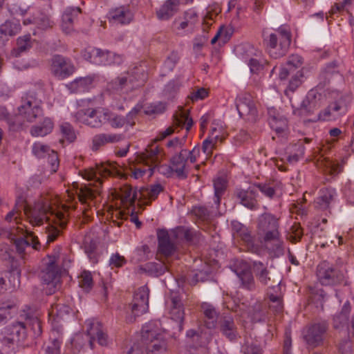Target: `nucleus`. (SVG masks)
I'll use <instances>...</instances> for the list:
<instances>
[{"mask_svg": "<svg viewBox=\"0 0 354 354\" xmlns=\"http://www.w3.org/2000/svg\"><path fill=\"white\" fill-rule=\"evenodd\" d=\"M32 44L30 35L20 37L17 41V47L11 51V55L15 57H19L22 53L29 50Z\"/></svg>", "mask_w": 354, "mask_h": 354, "instance_id": "obj_45", "label": "nucleus"}, {"mask_svg": "<svg viewBox=\"0 0 354 354\" xmlns=\"http://www.w3.org/2000/svg\"><path fill=\"white\" fill-rule=\"evenodd\" d=\"M317 277L323 286H335L342 283L344 279L342 272L327 261H322L317 266Z\"/></svg>", "mask_w": 354, "mask_h": 354, "instance_id": "obj_9", "label": "nucleus"}, {"mask_svg": "<svg viewBox=\"0 0 354 354\" xmlns=\"http://www.w3.org/2000/svg\"><path fill=\"white\" fill-rule=\"evenodd\" d=\"M79 286L85 291L88 292L93 287V277L88 271H83L79 277Z\"/></svg>", "mask_w": 354, "mask_h": 354, "instance_id": "obj_53", "label": "nucleus"}, {"mask_svg": "<svg viewBox=\"0 0 354 354\" xmlns=\"http://www.w3.org/2000/svg\"><path fill=\"white\" fill-rule=\"evenodd\" d=\"M292 34L287 25H281L278 28L265 30L263 32V41L270 56L279 59L288 51L291 44Z\"/></svg>", "mask_w": 354, "mask_h": 354, "instance_id": "obj_3", "label": "nucleus"}, {"mask_svg": "<svg viewBox=\"0 0 354 354\" xmlns=\"http://www.w3.org/2000/svg\"><path fill=\"white\" fill-rule=\"evenodd\" d=\"M201 311L205 326L209 329L216 328L220 316L216 308L211 304L203 303L201 305Z\"/></svg>", "mask_w": 354, "mask_h": 354, "instance_id": "obj_33", "label": "nucleus"}, {"mask_svg": "<svg viewBox=\"0 0 354 354\" xmlns=\"http://www.w3.org/2000/svg\"><path fill=\"white\" fill-rule=\"evenodd\" d=\"M321 94L316 91H310L302 101L300 107L295 109L293 105V114L299 116H307L314 113L321 106Z\"/></svg>", "mask_w": 354, "mask_h": 354, "instance_id": "obj_12", "label": "nucleus"}, {"mask_svg": "<svg viewBox=\"0 0 354 354\" xmlns=\"http://www.w3.org/2000/svg\"><path fill=\"white\" fill-rule=\"evenodd\" d=\"M342 71V64L341 62L333 60L328 62L320 71L319 75L320 84H322L324 86L328 84L332 77L339 75Z\"/></svg>", "mask_w": 354, "mask_h": 354, "instance_id": "obj_27", "label": "nucleus"}, {"mask_svg": "<svg viewBox=\"0 0 354 354\" xmlns=\"http://www.w3.org/2000/svg\"><path fill=\"white\" fill-rule=\"evenodd\" d=\"M303 64V59L299 55H292L289 56L286 65L293 72L301 68Z\"/></svg>", "mask_w": 354, "mask_h": 354, "instance_id": "obj_61", "label": "nucleus"}, {"mask_svg": "<svg viewBox=\"0 0 354 354\" xmlns=\"http://www.w3.org/2000/svg\"><path fill=\"white\" fill-rule=\"evenodd\" d=\"M80 12V8H68L65 10L62 15V28L66 34L71 33L74 30V19Z\"/></svg>", "mask_w": 354, "mask_h": 354, "instance_id": "obj_37", "label": "nucleus"}, {"mask_svg": "<svg viewBox=\"0 0 354 354\" xmlns=\"http://www.w3.org/2000/svg\"><path fill=\"white\" fill-rule=\"evenodd\" d=\"M22 209L29 223L33 226L42 225L44 220L52 221L54 225L49 224L47 227V241L48 243L54 241L59 236L60 230L57 226L64 228L66 225L67 219L64 213L57 211L47 199L39 203L32 209L21 204L20 207L15 208L6 215V220L8 221H16L19 212Z\"/></svg>", "mask_w": 354, "mask_h": 354, "instance_id": "obj_1", "label": "nucleus"}, {"mask_svg": "<svg viewBox=\"0 0 354 354\" xmlns=\"http://www.w3.org/2000/svg\"><path fill=\"white\" fill-rule=\"evenodd\" d=\"M133 17L131 10L126 6H120L109 10L107 18L113 24L126 25L130 24Z\"/></svg>", "mask_w": 354, "mask_h": 354, "instance_id": "obj_26", "label": "nucleus"}, {"mask_svg": "<svg viewBox=\"0 0 354 354\" xmlns=\"http://www.w3.org/2000/svg\"><path fill=\"white\" fill-rule=\"evenodd\" d=\"M93 78L91 76L80 77L69 83L66 86L71 93L84 92L93 84Z\"/></svg>", "mask_w": 354, "mask_h": 354, "instance_id": "obj_38", "label": "nucleus"}, {"mask_svg": "<svg viewBox=\"0 0 354 354\" xmlns=\"http://www.w3.org/2000/svg\"><path fill=\"white\" fill-rule=\"evenodd\" d=\"M60 131L63 136L69 142H73L76 138V136L73 127L67 122L60 125Z\"/></svg>", "mask_w": 354, "mask_h": 354, "instance_id": "obj_60", "label": "nucleus"}, {"mask_svg": "<svg viewBox=\"0 0 354 354\" xmlns=\"http://www.w3.org/2000/svg\"><path fill=\"white\" fill-rule=\"evenodd\" d=\"M241 283V287L250 291L256 290V283L251 271V266L243 259L234 261L232 268Z\"/></svg>", "mask_w": 354, "mask_h": 354, "instance_id": "obj_11", "label": "nucleus"}, {"mask_svg": "<svg viewBox=\"0 0 354 354\" xmlns=\"http://www.w3.org/2000/svg\"><path fill=\"white\" fill-rule=\"evenodd\" d=\"M232 234L234 239L240 240L250 251L257 250L255 239L252 235L249 229L239 221H234L231 223Z\"/></svg>", "mask_w": 354, "mask_h": 354, "instance_id": "obj_16", "label": "nucleus"}, {"mask_svg": "<svg viewBox=\"0 0 354 354\" xmlns=\"http://www.w3.org/2000/svg\"><path fill=\"white\" fill-rule=\"evenodd\" d=\"M87 335L89 337V344L91 348L94 347L95 341L101 346H106L108 336L104 332L101 322L96 319H89L86 322Z\"/></svg>", "mask_w": 354, "mask_h": 354, "instance_id": "obj_15", "label": "nucleus"}, {"mask_svg": "<svg viewBox=\"0 0 354 354\" xmlns=\"http://www.w3.org/2000/svg\"><path fill=\"white\" fill-rule=\"evenodd\" d=\"M292 148L295 152L288 156V160L290 162H297L299 158L304 156L305 151L304 142L301 140H299L297 144L294 145Z\"/></svg>", "mask_w": 354, "mask_h": 354, "instance_id": "obj_56", "label": "nucleus"}, {"mask_svg": "<svg viewBox=\"0 0 354 354\" xmlns=\"http://www.w3.org/2000/svg\"><path fill=\"white\" fill-rule=\"evenodd\" d=\"M184 309L180 299L177 297H172L170 315L172 319L179 322L180 330L183 328L182 324L184 321Z\"/></svg>", "mask_w": 354, "mask_h": 354, "instance_id": "obj_41", "label": "nucleus"}, {"mask_svg": "<svg viewBox=\"0 0 354 354\" xmlns=\"http://www.w3.org/2000/svg\"><path fill=\"white\" fill-rule=\"evenodd\" d=\"M194 124L193 120L189 116V113L186 111H180L174 115L172 126L167 127L162 131H160L156 138L147 145V150L149 151V156L153 160H158L161 155L162 149L157 145V142L161 141L167 137L174 133L178 127L185 128L187 132L190 130Z\"/></svg>", "mask_w": 354, "mask_h": 354, "instance_id": "obj_4", "label": "nucleus"}, {"mask_svg": "<svg viewBox=\"0 0 354 354\" xmlns=\"http://www.w3.org/2000/svg\"><path fill=\"white\" fill-rule=\"evenodd\" d=\"M16 309L15 304L10 300L0 301V322L6 321Z\"/></svg>", "mask_w": 354, "mask_h": 354, "instance_id": "obj_49", "label": "nucleus"}, {"mask_svg": "<svg viewBox=\"0 0 354 354\" xmlns=\"http://www.w3.org/2000/svg\"><path fill=\"white\" fill-rule=\"evenodd\" d=\"M106 113L109 116L105 117L104 123L108 122L113 128H121L124 125V118L115 115L108 109H106Z\"/></svg>", "mask_w": 354, "mask_h": 354, "instance_id": "obj_52", "label": "nucleus"}, {"mask_svg": "<svg viewBox=\"0 0 354 354\" xmlns=\"http://www.w3.org/2000/svg\"><path fill=\"white\" fill-rule=\"evenodd\" d=\"M21 116L18 113L17 115L9 118L7 122L9 126V129L13 131H17L22 129L24 126V122L20 120Z\"/></svg>", "mask_w": 354, "mask_h": 354, "instance_id": "obj_64", "label": "nucleus"}, {"mask_svg": "<svg viewBox=\"0 0 354 354\" xmlns=\"http://www.w3.org/2000/svg\"><path fill=\"white\" fill-rule=\"evenodd\" d=\"M40 277L48 288V294H53L60 288L61 272L55 257H48Z\"/></svg>", "mask_w": 354, "mask_h": 354, "instance_id": "obj_7", "label": "nucleus"}, {"mask_svg": "<svg viewBox=\"0 0 354 354\" xmlns=\"http://www.w3.org/2000/svg\"><path fill=\"white\" fill-rule=\"evenodd\" d=\"M258 234L262 237L268 250L274 256L283 254V241L279 231V222L277 217L270 213H264L258 218Z\"/></svg>", "mask_w": 354, "mask_h": 354, "instance_id": "obj_2", "label": "nucleus"}, {"mask_svg": "<svg viewBox=\"0 0 354 354\" xmlns=\"http://www.w3.org/2000/svg\"><path fill=\"white\" fill-rule=\"evenodd\" d=\"M252 268L258 281L263 286L269 285L271 277L267 267L261 261H254Z\"/></svg>", "mask_w": 354, "mask_h": 354, "instance_id": "obj_39", "label": "nucleus"}, {"mask_svg": "<svg viewBox=\"0 0 354 354\" xmlns=\"http://www.w3.org/2000/svg\"><path fill=\"white\" fill-rule=\"evenodd\" d=\"M303 77V73L301 71H297L295 75H292V78L289 82V84L288 86V91H295L301 84Z\"/></svg>", "mask_w": 354, "mask_h": 354, "instance_id": "obj_62", "label": "nucleus"}, {"mask_svg": "<svg viewBox=\"0 0 354 354\" xmlns=\"http://www.w3.org/2000/svg\"><path fill=\"white\" fill-rule=\"evenodd\" d=\"M34 24H35L39 28L44 30L50 28L53 25V22L50 19V18L44 15L35 17Z\"/></svg>", "mask_w": 354, "mask_h": 354, "instance_id": "obj_63", "label": "nucleus"}, {"mask_svg": "<svg viewBox=\"0 0 354 354\" xmlns=\"http://www.w3.org/2000/svg\"><path fill=\"white\" fill-rule=\"evenodd\" d=\"M107 116L106 109L102 108L81 109L74 115L76 122L95 129L104 124L105 117Z\"/></svg>", "mask_w": 354, "mask_h": 354, "instance_id": "obj_8", "label": "nucleus"}, {"mask_svg": "<svg viewBox=\"0 0 354 354\" xmlns=\"http://www.w3.org/2000/svg\"><path fill=\"white\" fill-rule=\"evenodd\" d=\"M21 29V25L18 21L8 20L0 26V32L4 35L13 36L17 34Z\"/></svg>", "mask_w": 354, "mask_h": 354, "instance_id": "obj_48", "label": "nucleus"}, {"mask_svg": "<svg viewBox=\"0 0 354 354\" xmlns=\"http://www.w3.org/2000/svg\"><path fill=\"white\" fill-rule=\"evenodd\" d=\"M179 58L180 57L177 52H171L163 64V68L167 72L173 71L176 64L178 62Z\"/></svg>", "mask_w": 354, "mask_h": 354, "instance_id": "obj_59", "label": "nucleus"}, {"mask_svg": "<svg viewBox=\"0 0 354 354\" xmlns=\"http://www.w3.org/2000/svg\"><path fill=\"white\" fill-rule=\"evenodd\" d=\"M97 172L102 176L121 175V171L115 162H107L102 165L97 167Z\"/></svg>", "mask_w": 354, "mask_h": 354, "instance_id": "obj_50", "label": "nucleus"}, {"mask_svg": "<svg viewBox=\"0 0 354 354\" xmlns=\"http://www.w3.org/2000/svg\"><path fill=\"white\" fill-rule=\"evenodd\" d=\"M257 196L258 192L254 185L247 189H239L236 192V197L240 203L252 210L257 209L259 207Z\"/></svg>", "mask_w": 354, "mask_h": 354, "instance_id": "obj_22", "label": "nucleus"}, {"mask_svg": "<svg viewBox=\"0 0 354 354\" xmlns=\"http://www.w3.org/2000/svg\"><path fill=\"white\" fill-rule=\"evenodd\" d=\"M178 234H169L166 230H159L157 232L158 252L159 254L169 257L177 250V246L174 243Z\"/></svg>", "mask_w": 354, "mask_h": 354, "instance_id": "obj_14", "label": "nucleus"}, {"mask_svg": "<svg viewBox=\"0 0 354 354\" xmlns=\"http://www.w3.org/2000/svg\"><path fill=\"white\" fill-rule=\"evenodd\" d=\"M149 151H147V153L141 156V160H145L146 158H149L151 161V164L153 168V171L155 169H157L158 171L167 177L171 176L173 173H174V170L173 168H171V165H160L161 160L162 159V157L164 156V153L162 151H161V155L160 158H158V160H153L151 156H149Z\"/></svg>", "mask_w": 354, "mask_h": 354, "instance_id": "obj_40", "label": "nucleus"}, {"mask_svg": "<svg viewBox=\"0 0 354 354\" xmlns=\"http://www.w3.org/2000/svg\"><path fill=\"white\" fill-rule=\"evenodd\" d=\"M5 236L15 244L17 251L23 254L26 248L32 246L36 250L40 247V243L32 232L24 230L23 226H17L10 231L0 227V236Z\"/></svg>", "mask_w": 354, "mask_h": 354, "instance_id": "obj_5", "label": "nucleus"}, {"mask_svg": "<svg viewBox=\"0 0 354 354\" xmlns=\"http://www.w3.org/2000/svg\"><path fill=\"white\" fill-rule=\"evenodd\" d=\"M144 344L146 345L148 354H165L167 350V342L163 335Z\"/></svg>", "mask_w": 354, "mask_h": 354, "instance_id": "obj_43", "label": "nucleus"}, {"mask_svg": "<svg viewBox=\"0 0 354 354\" xmlns=\"http://www.w3.org/2000/svg\"><path fill=\"white\" fill-rule=\"evenodd\" d=\"M227 188V181L222 177H218L214 180V203L218 206L221 203V199L224 195Z\"/></svg>", "mask_w": 354, "mask_h": 354, "instance_id": "obj_47", "label": "nucleus"}, {"mask_svg": "<svg viewBox=\"0 0 354 354\" xmlns=\"http://www.w3.org/2000/svg\"><path fill=\"white\" fill-rule=\"evenodd\" d=\"M235 106L241 118L254 120L257 115V110L252 95L241 93L235 100Z\"/></svg>", "mask_w": 354, "mask_h": 354, "instance_id": "obj_13", "label": "nucleus"}, {"mask_svg": "<svg viewBox=\"0 0 354 354\" xmlns=\"http://www.w3.org/2000/svg\"><path fill=\"white\" fill-rule=\"evenodd\" d=\"M351 310V304L346 301L340 312L337 313L333 319V326L336 330H342L348 325L349 315Z\"/></svg>", "mask_w": 354, "mask_h": 354, "instance_id": "obj_35", "label": "nucleus"}, {"mask_svg": "<svg viewBox=\"0 0 354 354\" xmlns=\"http://www.w3.org/2000/svg\"><path fill=\"white\" fill-rule=\"evenodd\" d=\"M244 49L243 57L248 62L250 71L256 73L263 69V60L261 59V52L250 45L245 46Z\"/></svg>", "mask_w": 354, "mask_h": 354, "instance_id": "obj_23", "label": "nucleus"}, {"mask_svg": "<svg viewBox=\"0 0 354 354\" xmlns=\"http://www.w3.org/2000/svg\"><path fill=\"white\" fill-rule=\"evenodd\" d=\"M42 101L34 92H28L21 97V105L18 107V113L24 121L34 122L43 114Z\"/></svg>", "mask_w": 354, "mask_h": 354, "instance_id": "obj_6", "label": "nucleus"}, {"mask_svg": "<svg viewBox=\"0 0 354 354\" xmlns=\"http://www.w3.org/2000/svg\"><path fill=\"white\" fill-rule=\"evenodd\" d=\"M192 213L202 221H209L212 218L210 211L205 206H194Z\"/></svg>", "mask_w": 354, "mask_h": 354, "instance_id": "obj_55", "label": "nucleus"}, {"mask_svg": "<svg viewBox=\"0 0 354 354\" xmlns=\"http://www.w3.org/2000/svg\"><path fill=\"white\" fill-rule=\"evenodd\" d=\"M53 129V122L50 118H45L39 125H33L30 133L34 137H43L50 133Z\"/></svg>", "mask_w": 354, "mask_h": 354, "instance_id": "obj_44", "label": "nucleus"}, {"mask_svg": "<svg viewBox=\"0 0 354 354\" xmlns=\"http://www.w3.org/2000/svg\"><path fill=\"white\" fill-rule=\"evenodd\" d=\"M217 326L222 335L230 341H234L237 338L238 328L232 315H221L219 317Z\"/></svg>", "mask_w": 354, "mask_h": 354, "instance_id": "obj_21", "label": "nucleus"}, {"mask_svg": "<svg viewBox=\"0 0 354 354\" xmlns=\"http://www.w3.org/2000/svg\"><path fill=\"white\" fill-rule=\"evenodd\" d=\"M257 191H260L265 196L272 199L278 192L281 191V183L275 180H268L265 183L254 184Z\"/></svg>", "mask_w": 354, "mask_h": 354, "instance_id": "obj_34", "label": "nucleus"}, {"mask_svg": "<svg viewBox=\"0 0 354 354\" xmlns=\"http://www.w3.org/2000/svg\"><path fill=\"white\" fill-rule=\"evenodd\" d=\"M100 53V48L93 47H88L85 48L82 53V57L89 62L95 64V63H100L101 62L97 59L98 55Z\"/></svg>", "mask_w": 354, "mask_h": 354, "instance_id": "obj_54", "label": "nucleus"}, {"mask_svg": "<svg viewBox=\"0 0 354 354\" xmlns=\"http://www.w3.org/2000/svg\"><path fill=\"white\" fill-rule=\"evenodd\" d=\"M181 83L179 79H175L169 81L165 86L162 93L168 99H171L178 92Z\"/></svg>", "mask_w": 354, "mask_h": 354, "instance_id": "obj_51", "label": "nucleus"}, {"mask_svg": "<svg viewBox=\"0 0 354 354\" xmlns=\"http://www.w3.org/2000/svg\"><path fill=\"white\" fill-rule=\"evenodd\" d=\"M121 140L120 134L99 133L92 138L91 149L93 151H97L106 144L115 143Z\"/></svg>", "mask_w": 354, "mask_h": 354, "instance_id": "obj_32", "label": "nucleus"}, {"mask_svg": "<svg viewBox=\"0 0 354 354\" xmlns=\"http://www.w3.org/2000/svg\"><path fill=\"white\" fill-rule=\"evenodd\" d=\"M121 205L122 209L119 212L122 219L129 218L133 222V196L131 195V187L125 186L121 189Z\"/></svg>", "mask_w": 354, "mask_h": 354, "instance_id": "obj_24", "label": "nucleus"}, {"mask_svg": "<svg viewBox=\"0 0 354 354\" xmlns=\"http://www.w3.org/2000/svg\"><path fill=\"white\" fill-rule=\"evenodd\" d=\"M101 181L98 180L97 184L94 185L93 187H91V184L88 186H84L80 189L78 193V198L82 203L86 202L88 199H93L97 194H100V187L101 186Z\"/></svg>", "mask_w": 354, "mask_h": 354, "instance_id": "obj_42", "label": "nucleus"}, {"mask_svg": "<svg viewBox=\"0 0 354 354\" xmlns=\"http://www.w3.org/2000/svg\"><path fill=\"white\" fill-rule=\"evenodd\" d=\"M189 162L185 149H181L178 153L175 154L170 159L171 168L174 170L176 176L181 179H185L188 176Z\"/></svg>", "mask_w": 354, "mask_h": 354, "instance_id": "obj_18", "label": "nucleus"}, {"mask_svg": "<svg viewBox=\"0 0 354 354\" xmlns=\"http://www.w3.org/2000/svg\"><path fill=\"white\" fill-rule=\"evenodd\" d=\"M337 103L328 106L324 111L319 113V117L324 120H335L340 115L345 113V111Z\"/></svg>", "mask_w": 354, "mask_h": 354, "instance_id": "obj_46", "label": "nucleus"}, {"mask_svg": "<svg viewBox=\"0 0 354 354\" xmlns=\"http://www.w3.org/2000/svg\"><path fill=\"white\" fill-rule=\"evenodd\" d=\"M328 329V324L325 320L313 322L304 330V339L309 346H318L323 343Z\"/></svg>", "mask_w": 354, "mask_h": 354, "instance_id": "obj_10", "label": "nucleus"}, {"mask_svg": "<svg viewBox=\"0 0 354 354\" xmlns=\"http://www.w3.org/2000/svg\"><path fill=\"white\" fill-rule=\"evenodd\" d=\"M8 337H5L3 339V342L5 344L24 341L26 337L25 324L22 322H16L8 329Z\"/></svg>", "mask_w": 354, "mask_h": 354, "instance_id": "obj_28", "label": "nucleus"}, {"mask_svg": "<svg viewBox=\"0 0 354 354\" xmlns=\"http://www.w3.org/2000/svg\"><path fill=\"white\" fill-rule=\"evenodd\" d=\"M163 191V187L158 183L148 187L134 186V203L136 200L149 198L155 200L158 195Z\"/></svg>", "mask_w": 354, "mask_h": 354, "instance_id": "obj_29", "label": "nucleus"}, {"mask_svg": "<svg viewBox=\"0 0 354 354\" xmlns=\"http://www.w3.org/2000/svg\"><path fill=\"white\" fill-rule=\"evenodd\" d=\"M336 192L333 188H323L319 190V196L314 202L315 207L319 210H326L330 208L333 202Z\"/></svg>", "mask_w": 354, "mask_h": 354, "instance_id": "obj_30", "label": "nucleus"}, {"mask_svg": "<svg viewBox=\"0 0 354 354\" xmlns=\"http://www.w3.org/2000/svg\"><path fill=\"white\" fill-rule=\"evenodd\" d=\"M75 68L71 62L59 55H54L51 59V71L59 78H66L73 74Z\"/></svg>", "mask_w": 354, "mask_h": 354, "instance_id": "obj_17", "label": "nucleus"}, {"mask_svg": "<svg viewBox=\"0 0 354 354\" xmlns=\"http://www.w3.org/2000/svg\"><path fill=\"white\" fill-rule=\"evenodd\" d=\"M147 153V148L145 151L142 153H136L134 155V179L150 178L153 174V168L151 160L147 158L145 160H141V156Z\"/></svg>", "mask_w": 354, "mask_h": 354, "instance_id": "obj_19", "label": "nucleus"}, {"mask_svg": "<svg viewBox=\"0 0 354 354\" xmlns=\"http://www.w3.org/2000/svg\"><path fill=\"white\" fill-rule=\"evenodd\" d=\"M165 110V106L162 102L145 104L143 106V112L146 115L160 114Z\"/></svg>", "mask_w": 354, "mask_h": 354, "instance_id": "obj_57", "label": "nucleus"}, {"mask_svg": "<svg viewBox=\"0 0 354 354\" xmlns=\"http://www.w3.org/2000/svg\"><path fill=\"white\" fill-rule=\"evenodd\" d=\"M269 124L277 136L282 139H287L289 135L288 122L286 118L279 113L275 114L274 111H269Z\"/></svg>", "mask_w": 354, "mask_h": 354, "instance_id": "obj_20", "label": "nucleus"}, {"mask_svg": "<svg viewBox=\"0 0 354 354\" xmlns=\"http://www.w3.org/2000/svg\"><path fill=\"white\" fill-rule=\"evenodd\" d=\"M51 151L53 150L48 145L41 142H35L32 145V153L39 158H45Z\"/></svg>", "mask_w": 354, "mask_h": 354, "instance_id": "obj_58", "label": "nucleus"}, {"mask_svg": "<svg viewBox=\"0 0 354 354\" xmlns=\"http://www.w3.org/2000/svg\"><path fill=\"white\" fill-rule=\"evenodd\" d=\"M141 341L143 344H148L152 340L162 335L160 323L158 322H149L145 324L141 329Z\"/></svg>", "mask_w": 354, "mask_h": 354, "instance_id": "obj_31", "label": "nucleus"}, {"mask_svg": "<svg viewBox=\"0 0 354 354\" xmlns=\"http://www.w3.org/2000/svg\"><path fill=\"white\" fill-rule=\"evenodd\" d=\"M180 0H167L156 11L157 17L160 20H168L177 12Z\"/></svg>", "mask_w": 354, "mask_h": 354, "instance_id": "obj_36", "label": "nucleus"}, {"mask_svg": "<svg viewBox=\"0 0 354 354\" xmlns=\"http://www.w3.org/2000/svg\"><path fill=\"white\" fill-rule=\"evenodd\" d=\"M148 288L142 286L134 292V317L140 316L147 313L149 309Z\"/></svg>", "mask_w": 354, "mask_h": 354, "instance_id": "obj_25", "label": "nucleus"}]
</instances>
